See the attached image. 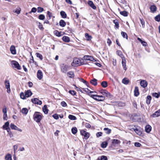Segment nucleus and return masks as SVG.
I'll return each instance as SVG.
<instances>
[{
  "label": "nucleus",
  "mask_w": 160,
  "mask_h": 160,
  "mask_svg": "<svg viewBox=\"0 0 160 160\" xmlns=\"http://www.w3.org/2000/svg\"><path fill=\"white\" fill-rule=\"evenodd\" d=\"M160 116V109L158 110L155 112L154 113L152 114L151 116L153 118H156Z\"/></svg>",
  "instance_id": "12"
},
{
  "label": "nucleus",
  "mask_w": 160,
  "mask_h": 160,
  "mask_svg": "<svg viewBox=\"0 0 160 160\" xmlns=\"http://www.w3.org/2000/svg\"><path fill=\"white\" fill-rule=\"evenodd\" d=\"M134 95L135 96H138L139 95L138 88L136 87L134 90Z\"/></svg>",
  "instance_id": "26"
},
{
  "label": "nucleus",
  "mask_w": 160,
  "mask_h": 160,
  "mask_svg": "<svg viewBox=\"0 0 160 160\" xmlns=\"http://www.w3.org/2000/svg\"><path fill=\"white\" fill-rule=\"evenodd\" d=\"M43 11V8L41 7H38V12H41Z\"/></svg>",
  "instance_id": "54"
},
{
  "label": "nucleus",
  "mask_w": 160,
  "mask_h": 160,
  "mask_svg": "<svg viewBox=\"0 0 160 160\" xmlns=\"http://www.w3.org/2000/svg\"><path fill=\"white\" fill-rule=\"evenodd\" d=\"M20 97L21 98L24 99L26 97L25 96V94H24L23 92H22L20 93Z\"/></svg>",
  "instance_id": "48"
},
{
  "label": "nucleus",
  "mask_w": 160,
  "mask_h": 160,
  "mask_svg": "<svg viewBox=\"0 0 160 160\" xmlns=\"http://www.w3.org/2000/svg\"><path fill=\"white\" fill-rule=\"evenodd\" d=\"M6 88L7 89V92L8 93L10 92V85L9 82L8 81H6L5 82Z\"/></svg>",
  "instance_id": "8"
},
{
  "label": "nucleus",
  "mask_w": 160,
  "mask_h": 160,
  "mask_svg": "<svg viewBox=\"0 0 160 160\" xmlns=\"http://www.w3.org/2000/svg\"><path fill=\"white\" fill-rule=\"evenodd\" d=\"M129 82V80L127 78H124L122 80V83L125 84H128Z\"/></svg>",
  "instance_id": "27"
},
{
  "label": "nucleus",
  "mask_w": 160,
  "mask_h": 160,
  "mask_svg": "<svg viewBox=\"0 0 160 160\" xmlns=\"http://www.w3.org/2000/svg\"><path fill=\"white\" fill-rule=\"evenodd\" d=\"M33 119L37 122H40L42 118V114L38 112H35L33 115Z\"/></svg>",
  "instance_id": "1"
},
{
  "label": "nucleus",
  "mask_w": 160,
  "mask_h": 160,
  "mask_svg": "<svg viewBox=\"0 0 160 160\" xmlns=\"http://www.w3.org/2000/svg\"><path fill=\"white\" fill-rule=\"evenodd\" d=\"M62 39L65 42H68L70 41L69 38L66 36H64L62 38Z\"/></svg>",
  "instance_id": "28"
},
{
  "label": "nucleus",
  "mask_w": 160,
  "mask_h": 160,
  "mask_svg": "<svg viewBox=\"0 0 160 160\" xmlns=\"http://www.w3.org/2000/svg\"><path fill=\"white\" fill-rule=\"evenodd\" d=\"M98 160H108V158L106 156H101L100 159L99 158H98Z\"/></svg>",
  "instance_id": "45"
},
{
  "label": "nucleus",
  "mask_w": 160,
  "mask_h": 160,
  "mask_svg": "<svg viewBox=\"0 0 160 160\" xmlns=\"http://www.w3.org/2000/svg\"><path fill=\"white\" fill-rule=\"evenodd\" d=\"M141 86L143 88L146 87L147 86V82L145 80H141L140 83Z\"/></svg>",
  "instance_id": "14"
},
{
  "label": "nucleus",
  "mask_w": 160,
  "mask_h": 160,
  "mask_svg": "<svg viewBox=\"0 0 160 160\" xmlns=\"http://www.w3.org/2000/svg\"><path fill=\"white\" fill-rule=\"evenodd\" d=\"M85 37L88 40H91V38H92L91 36H89V34L87 33H85Z\"/></svg>",
  "instance_id": "47"
},
{
  "label": "nucleus",
  "mask_w": 160,
  "mask_h": 160,
  "mask_svg": "<svg viewBox=\"0 0 160 160\" xmlns=\"http://www.w3.org/2000/svg\"><path fill=\"white\" fill-rule=\"evenodd\" d=\"M121 34L122 36L124 38H126L127 39H128V36L127 33L124 32H122L121 33Z\"/></svg>",
  "instance_id": "44"
},
{
  "label": "nucleus",
  "mask_w": 160,
  "mask_h": 160,
  "mask_svg": "<svg viewBox=\"0 0 160 160\" xmlns=\"http://www.w3.org/2000/svg\"><path fill=\"white\" fill-rule=\"evenodd\" d=\"M52 117L56 119H58L59 118L58 115L57 114H55L52 115Z\"/></svg>",
  "instance_id": "56"
},
{
  "label": "nucleus",
  "mask_w": 160,
  "mask_h": 160,
  "mask_svg": "<svg viewBox=\"0 0 160 160\" xmlns=\"http://www.w3.org/2000/svg\"><path fill=\"white\" fill-rule=\"evenodd\" d=\"M113 22L115 24V28H118L119 26V23H118V20H117L116 19L114 20L113 21Z\"/></svg>",
  "instance_id": "30"
},
{
  "label": "nucleus",
  "mask_w": 160,
  "mask_h": 160,
  "mask_svg": "<svg viewBox=\"0 0 160 160\" xmlns=\"http://www.w3.org/2000/svg\"><path fill=\"white\" fill-rule=\"evenodd\" d=\"M11 64L13 68H15L18 70H20L21 69L19 64L16 61L12 60L11 61Z\"/></svg>",
  "instance_id": "3"
},
{
  "label": "nucleus",
  "mask_w": 160,
  "mask_h": 160,
  "mask_svg": "<svg viewBox=\"0 0 160 160\" xmlns=\"http://www.w3.org/2000/svg\"><path fill=\"white\" fill-rule=\"evenodd\" d=\"M80 133L81 135L84 136V138L86 139H88L89 137V133L84 130H81L80 132Z\"/></svg>",
  "instance_id": "6"
},
{
  "label": "nucleus",
  "mask_w": 160,
  "mask_h": 160,
  "mask_svg": "<svg viewBox=\"0 0 160 160\" xmlns=\"http://www.w3.org/2000/svg\"><path fill=\"white\" fill-rule=\"evenodd\" d=\"M47 14L48 16L49 17L50 19L52 16V13L51 12H50L49 11H48L47 12Z\"/></svg>",
  "instance_id": "60"
},
{
  "label": "nucleus",
  "mask_w": 160,
  "mask_h": 160,
  "mask_svg": "<svg viewBox=\"0 0 160 160\" xmlns=\"http://www.w3.org/2000/svg\"><path fill=\"white\" fill-rule=\"evenodd\" d=\"M25 94L26 97L28 98L31 96L32 93L30 90H28L25 92Z\"/></svg>",
  "instance_id": "23"
},
{
  "label": "nucleus",
  "mask_w": 160,
  "mask_h": 160,
  "mask_svg": "<svg viewBox=\"0 0 160 160\" xmlns=\"http://www.w3.org/2000/svg\"><path fill=\"white\" fill-rule=\"evenodd\" d=\"M141 23L142 25L143 28H144L145 27V22L144 20L143 19H140Z\"/></svg>",
  "instance_id": "50"
},
{
  "label": "nucleus",
  "mask_w": 160,
  "mask_h": 160,
  "mask_svg": "<svg viewBox=\"0 0 160 160\" xmlns=\"http://www.w3.org/2000/svg\"><path fill=\"white\" fill-rule=\"evenodd\" d=\"M85 126L86 128H89L91 127L90 124L88 123H86V124H85Z\"/></svg>",
  "instance_id": "64"
},
{
  "label": "nucleus",
  "mask_w": 160,
  "mask_h": 160,
  "mask_svg": "<svg viewBox=\"0 0 160 160\" xmlns=\"http://www.w3.org/2000/svg\"><path fill=\"white\" fill-rule=\"evenodd\" d=\"M7 131L8 132V134L10 135V137H11L12 136V132H11V131H10V129H8L7 130Z\"/></svg>",
  "instance_id": "61"
},
{
  "label": "nucleus",
  "mask_w": 160,
  "mask_h": 160,
  "mask_svg": "<svg viewBox=\"0 0 160 160\" xmlns=\"http://www.w3.org/2000/svg\"><path fill=\"white\" fill-rule=\"evenodd\" d=\"M74 64L75 65H77V66H79L83 64H84L81 62V60L78 58H76L74 59L72 63V64L73 66L74 65Z\"/></svg>",
  "instance_id": "4"
},
{
  "label": "nucleus",
  "mask_w": 160,
  "mask_h": 160,
  "mask_svg": "<svg viewBox=\"0 0 160 160\" xmlns=\"http://www.w3.org/2000/svg\"><path fill=\"white\" fill-rule=\"evenodd\" d=\"M38 18L40 20H43L45 18V16L43 14H41L39 15Z\"/></svg>",
  "instance_id": "53"
},
{
  "label": "nucleus",
  "mask_w": 160,
  "mask_h": 160,
  "mask_svg": "<svg viewBox=\"0 0 160 160\" xmlns=\"http://www.w3.org/2000/svg\"><path fill=\"white\" fill-rule=\"evenodd\" d=\"M132 129L133 130L136 132V133L138 135H140L142 134L141 132L137 128L135 127L134 128H132Z\"/></svg>",
  "instance_id": "17"
},
{
  "label": "nucleus",
  "mask_w": 160,
  "mask_h": 160,
  "mask_svg": "<svg viewBox=\"0 0 160 160\" xmlns=\"http://www.w3.org/2000/svg\"><path fill=\"white\" fill-rule=\"evenodd\" d=\"M88 5L93 9H95L96 8V7L94 5L93 2L91 1H89L88 2Z\"/></svg>",
  "instance_id": "16"
},
{
  "label": "nucleus",
  "mask_w": 160,
  "mask_h": 160,
  "mask_svg": "<svg viewBox=\"0 0 160 160\" xmlns=\"http://www.w3.org/2000/svg\"><path fill=\"white\" fill-rule=\"evenodd\" d=\"M150 9L151 11L152 12L154 13L156 11L157 7L155 5H153L151 6Z\"/></svg>",
  "instance_id": "18"
},
{
  "label": "nucleus",
  "mask_w": 160,
  "mask_h": 160,
  "mask_svg": "<svg viewBox=\"0 0 160 160\" xmlns=\"http://www.w3.org/2000/svg\"><path fill=\"white\" fill-rule=\"evenodd\" d=\"M60 13L61 16L63 18H66L67 17V15L63 11H61Z\"/></svg>",
  "instance_id": "39"
},
{
  "label": "nucleus",
  "mask_w": 160,
  "mask_h": 160,
  "mask_svg": "<svg viewBox=\"0 0 160 160\" xmlns=\"http://www.w3.org/2000/svg\"><path fill=\"white\" fill-rule=\"evenodd\" d=\"M69 67L68 66L62 64L61 65V70L64 72L66 73Z\"/></svg>",
  "instance_id": "5"
},
{
  "label": "nucleus",
  "mask_w": 160,
  "mask_h": 160,
  "mask_svg": "<svg viewBox=\"0 0 160 160\" xmlns=\"http://www.w3.org/2000/svg\"><path fill=\"white\" fill-rule=\"evenodd\" d=\"M69 92L73 96L75 95L76 94V92L74 91L70 90L69 91Z\"/></svg>",
  "instance_id": "55"
},
{
  "label": "nucleus",
  "mask_w": 160,
  "mask_h": 160,
  "mask_svg": "<svg viewBox=\"0 0 160 160\" xmlns=\"http://www.w3.org/2000/svg\"><path fill=\"white\" fill-rule=\"evenodd\" d=\"M54 33L55 34V35L58 37H60L62 35L61 33L59 32L57 30L54 31Z\"/></svg>",
  "instance_id": "46"
},
{
  "label": "nucleus",
  "mask_w": 160,
  "mask_h": 160,
  "mask_svg": "<svg viewBox=\"0 0 160 160\" xmlns=\"http://www.w3.org/2000/svg\"><path fill=\"white\" fill-rule=\"evenodd\" d=\"M153 96L156 97V98H158L159 97V95L158 94L156 93V92H155V93H153Z\"/></svg>",
  "instance_id": "62"
},
{
  "label": "nucleus",
  "mask_w": 160,
  "mask_h": 160,
  "mask_svg": "<svg viewBox=\"0 0 160 160\" xmlns=\"http://www.w3.org/2000/svg\"><path fill=\"white\" fill-rule=\"evenodd\" d=\"M101 84L102 86L104 88H106L107 86V83L106 81L102 82Z\"/></svg>",
  "instance_id": "43"
},
{
  "label": "nucleus",
  "mask_w": 160,
  "mask_h": 160,
  "mask_svg": "<svg viewBox=\"0 0 160 160\" xmlns=\"http://www.w3.org/2000/svg\"><path fill=\"white\" fill-rule=\"evenodd\" d=\"M32 102L34 104H37L40 105L42 104V102L37 98H34L31 100Z\"/></svg>",
  "instance_id": "7"
},
{
  "label": "nucleus",
  "mask_w": 160,
  "mask_h": 160,
  "mask_svg": "<svg viewBox=\"0 0 160 160\" xmlns=\"http://www.w3.org/2000/svg\"><path fill=\"white\" fill-rule=\"evenodd\" d=\"M37 23L38 25V27L39 29L41 30H43V29L44 28L42 26V25L40 22H37Z\"/></svg>",
  "instance_id": "36"
},
{
  "label": "nucleus",
  "mask_w": 160,
  "mask_h": 160,
  "mask_svg": "<svg viewBox=\"0 0 160 160\" xmlns=\"http://www.w3.org/2000/svg\"><path fill=\"white\" fill-rule=\"evenodd\" d=\"M10 127L12 129L16 130L17 128V127L14 125L13 124L11 123L10 124Z\"/></svg>",
  "instance_id": "49"
},
{
  "label": "nucleus",
  "mask_w": 160,
  "mask_h": 160,
  "mask_svg": "<svg viewBox=\"0 0 160 160\" xmlns=\"http://www.w3.org/2000/svg\"><path fill=\"white\" fill-rule=\"evenodd\" d=\"M120 14L124 16L127 17L128 16V13L126 11H123L120 12Z\"/></svg>",
  "instance_id": "33"
},
{
  "label": "nucleus",
  "mask_w": 160,
  "mask_h": 160,
  "mask_svg": "<svg viewBox=\"0 0 160 160\" xmlns=\"http://www.w3.org/2000/svg\"><path fill=\"white\" fill-rule=\"evenodd\" d=\"M83 90L84 91H85V92H88V93H91L92 92H92L90 91L88 88H82Z\"/></svg>",
  "instance_id": "52"
},
{
  "label": "nucleus",
  "mask_w": 160,
  "mask_h": 160,
  "mask_svg": "<svg viewBox=\"0 0 160 160\" xmlns=\"http://www.w3.org/2000/svg\"><path fill=\"white\" fill-rule=\"evenodd\" d=\"M152 128L149 125H147L145 128V129L146 132L149 133L151 131Z\"/></svg>",
  "instance_id": "24"
},
{
  "label": "nucleus",
  "mask_w": 160,
  "mask_h": 160,
  "mask_svg": "<svg viewBox=\"0 0 160 160\" xmlns=\"http://www.w3.org/2000/svg\"><path fill=\"white\" fill-rule=\"evenodd\" d=\"M9 122H7L5 123V124L3 126V129L7 130L8 129H10L9 128Z\"/></svg>",
  "instance_id": "19"
},
{
  "label": "nucleus",
  "mask_w": 160,
  "mask_h": 160,
  "mask_svg": "<svg viewBox=\"0 0 160 160\" xmlns=\"http://www.w3.org/2000/svg\"><path fill=\"white\" fill-rule=\"evenodd\" d=\"M83 58L85 60H89L92 61H95V60L92 57L89 56H85L83 57Z\"/></svg>",
  "instance_id": "9"
},
{
  "label": "nucleus",
  "mask_w": 160,
  "mask_h": 160,
  "mask_svg": "<svg viewBox=\"0 0 160 160\" xmlns=\"http://www.w3.org/2000/svg\"><path fill=\"white\" fill-rule=\"evenodd\" d=\"M5 160H12V157L11 154L8 153L5 157Z\"/></svg>",
  "instance_id": "20"
},
{
  "label": "nucleus",
  "mask_w": 160,
  "mask_h": 160,
  "mask_svg": "<svg viewBox=\"0 0 160 160\" xmlns=\"http://www.w3.org/2000/svg\"><path fill=\"white\" fill-rule=\"evenodd\" d=\"M67 75L70 78H73L74 76V72L72 71H70L68 72Z\"/></svg>",
  "instance_id": "22"
},
{
  "label": "nucleus",
  "mask_w": 160,
  "mask_h": 160,
  "mask_svg": "<svg viewBox=\"0 0 160 160\" xmlns=\"http://www.w3.org/2000/svg\"><path fill=\"white\" fill-rule=\"evenodd\" d=\"M155 19L156 21H160V15H158L155 17Z\"/></svg>",
  "instance_id": "51"
},
{
  "label": "nucleus",
  "mask_w": 160,
  "mask_h": 160,
  "mask_svg": "<svg viewBox=\"0 0 160 160\" xmlns=\"http://www.w3.org/2000/svg\"><path fill=\"white\" fill-rule=\"evenodd\" d=\"M122 63L124 69L126 71L127 70V68L126 66V61L125 57H123V58L122 59Z\"/></svg>",
  "instance_id": "11"
},
{
  "label": "nucleus",
  "mask_w": 160,
  "mask_h": 160,
  "mask_svg": "<svg viewBox=\"0 0 160 160\" xmlns=\"http://www.w3.org/2000/svg\"><path fill=\"white\" fill-rule=\"evenodd\" d=\"M101 93L103 95L106 96L108 98H110V93L108 92L107 91L105 90H102L101 92Z\"/></svg>",
  "instance_id": "13"
},
{
  "label": "nucleus",
  "mask_w": 160,
  "mask_h": 160,
  "mask_svg": "<svg viewBox=\"0 0 160 160\" xmlns=\"http://www.w3.org/2000/svg\"><path fill=\"white\" fill-rule=\"evenodd\" d=\"M21 112L23 114L26 115L28 112V110L26 108H23L22 109Z\"/></svg>",
  "instance_id": "31"
},
{
  "label": "nucleus",
  "mask_w": 160,
  "mask_h": 160,
  "mask_svg": "<svg viewBox=\"0 0 160 160\" xmlns=\"http://www.w3.org/2000/svg\"><path fill=\"white\" fill-rule=\"evenodd\" d=\"M135 146L137 147H140L141 146V144L138 142H136L134 143Z\"/></svg>",
  "instance_id": "58"
},
{
  "label": "nucleus",
  "mask_w": 160,
  "mask_h": 160,
  "mask_svg": "<svg viewBox=\"0 0 160 160\" xmlns=\"http://www.w3.org/2000/svg\"><path fill=\"white\" fill-rule=\"evenodd\" d=\"M120 141L118 139H114L112 140V143L113 145L115 146L117 144L120 143Z\"/></svg>",
  "instance_id": "21"
},
{
  "label": "nucleus",
  "mask_w": 160,
  "mask_h": 160,
  "mask_svg": "<svg viewBox=\"0 0 160 160\" xmlns=\"http://www.w3.org/2000/svg\"><path fill=\"white\" fill-rule=\"evenodd\" d=\"M37 77L39 79H41L43 77V73L41 70H38L37 72Z\"/></svg>",
  "instance_id": "10"
},
{
  "label": "nucleus",
  "mask_w": 160,
  "mask_h": 160,
  "mask_svg": "<svg viewBox=\"0 0 160 160\" xmlns=\"http://www.w3.org/2000/svg\"><path fill=\"white\" fill-rule=\"evenodd\" d=\"M108 142H102L101 144V147L102 148H106L107 145H108Z\"/></svg>",
  "instance_id": "38"
},
{
  "label": "nucleus",
  "mask_w": 160,
  "mask_h": 160,
  "mask_svg": "<svg viewBox=\"0 0 160 160\" xmlns=\"http://www.w3.org/2000/svg\"><path fill=\"white\" fill-rule=\"evenodd\" d=\"M117 53L118 55L120 56V57L122 59L123 57H124L123 55L122 54V52L121 51H117Z\"/></svg>",
  "instance_id": "42"
},
{
  "label": "nucleus",
  "mask_w": 160,
  "mask_h": 160,
  "mask_svg": "<svg viewBox=\"0 0 160 160\" xmlns=\"http://www.w3.org/2000/svg\"><path fill=\"white\" fill-rule=\"evenodd\" d=\"M42 110L45 114H47L48 113V110L47 109V105H45L42 108Z\"/></svg>",
  "instance_id": "25"
},
{
  "label": "nucleus",
  "mask_w": 160,
  "mask_h": 160,
  "mask_svg": "<svg viewBox=\"0 0 160 160\" xmlns=\"http://www.w3.org/2000/svg\"><path fill=\"white\" fill-rule=\"evenodd\" d=\"M105 132V133L107 134H109L111 131V130L109 129L108 128H104L103 129Z\"/></svg>",
  "instance_id": "34"
},
{
  "label": "nucleus",
  "mask_w": 160,
  "mask_h": 160,
  "mask_svg": "<svg viewBox=\"0 0 160 160\" xmlns=\"http://www.w3.org/2000/svg\"><path fill=\"white\" fill-rule=\"evenodd\" d=\"M68 118L71 120H75L77 119V118L75 116H74L72 115H69L68 116Z\"/></svg>",
  "instance_id": "37"
},
{
  "label": "nucleus",
  "mask_w": 160,
  "mask_h": 160,
  "mask_svg": "<svg viewBox=\"0 0 160 160\" xmlns=\"http://www.w3.org/2000/svg\"><path fill=\"white\" fill-rule=\"evenodd\" d=\"M10 50L11 53L12 54H16V50L15 47L14 46H12L10 48Z\"/></svg>",
  "instance_id": "15"
},
{
  "label": "nucleus",
  "mask_w": 160,
  "mask_h": 160,
  "mask_svg": "<svg viewBox=\"0 0 160 160\" xmlns=\"http://www.w3.org/2000/svg\"><path fill=\"white\" fill-rule=\"evenodd\" d=\"M3 118L4 120H7L8 118L7 113L3 114Z\"/></svg>",
  "instance_id": "63"
},
{
  "label": "nucleus",
  "mask_w": 160,
  "mask_h": 160,
  "mask_svg": "<svg viewBox=\"0 0 160 160\" xmlns=\"http://www.w3.org/2000/svg\"><path fill=\"white\" fill-rule=\"evenodd\" d=\"M61 105L62 107H66L67 105L66 103L64 101L62 102H61Z\"/></svg>",
  "instance_id": "59"
},
{
  "label": "nucleus",
  "mask_w": 160,
  "mask_h": 160,
  "mask_svg": "<svg viewBox=\"0 0 160 160\" xmlns=\"http://www.w3.org/2000/svg\"><path fill=\"white\" fill-rule=\"evenodd\" d=\"M91 97L98 101H102L104 100L105 99V97L103 96L98 95H89Z\"/></svg>",
  "instance_id": "2"
},
{
  "label": "nucleus",
  "mask_w": 160,
  "mask_h": 160,
  "mask_svg": "<svg viewBox=\"0 0 160 160\" xmlns=\"http://www.w3.org/2000/svg\"><path fill=\"white\" fill-rule=\"evenodd\" d=\"M102 133L101 132H98L97 133L96 135L97 137H99L102 135Z\"/></svg>",
  "instance_id": "57"
},
{
  "label": "nucleus",
  "mask_w": 160,
  "mask_h": 160,
  "mask_svg": "<svg viewBox=\"0 0 160 160\" xmlns=\"http://www.w3.org/2000/svg\"><path fill=\"white\" fill-rule=\"evenodd\" d=\"M36 54L37 57L39 58L41 60H42L43 57L42 56L41 54L37 52L36 53Z\"/></svg>",
  "instance_id": "40"
},
{
  "label": "nucleus",
  "mask_w": 160,
  "mask_h": 160,
  "mask_svg": "<svg viewBox=\"0 0 160 160\" xmlns=\"http://www.w3.org/2000/svg\"><path fill=\"white\" fill-rule=\"evenodd\" d=\"M97 79L95 78H94L92 80H91L90 82L93 85L96 86L97 84Z\"/></svg>",
  "instance_id": "32"
},
{
  "label": "nucleus",
  "mask_w": 160,
  "mask_h": 160,
  "mask_svg": "<svg viewBox=\"0 0 160 160\" xmlns=\"http://www.w3.org/2000/svg\"><path fill=\"white\" fill-rule=\"evenodd\" d=\"M151 99V97L150 95H148L147 97V99L146 101V103L148 104L150 103V101Z\"/></svg>",
  "instance_id": "35"
},
{
  "label": "nucleus",
  "mask_w": 160,
  "mask_h": 160,
  "mask_svg": "<svg viewBox=\"0 0 160 160\" xmlns=\"http://www.w3.org/2000/svg\"><path fill=\"white\" fill-rule=\"evenodd\" d=\"M72 132L73 134H75L77 132V128L76 127L72 128Z\"/></svg>",
  "instance_id": "41"
},
{
  "label": "nucleus",
  "mask_w": 160,
  "mask_h": 160,
  "mask_svg": "<svg viewBox=\"0 0 160 160\" xmlns=\"http://www.w3.org/2000/svg\"><path fill=\"white\" fill-rule=\"evenodd\" d=\"M59 25L63 27L65 26L66 23L63 20H61L59 22Z\"/></svg>",
  "instance_id": "29"
}]
</instances>
